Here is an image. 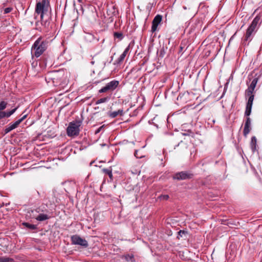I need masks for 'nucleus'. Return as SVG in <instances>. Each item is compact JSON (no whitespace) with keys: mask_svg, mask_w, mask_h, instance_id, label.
I'll return each mask as SVG.
<instances>
[{"mask_svg":"<svg viewBox=\"0 0 262 262\" xmlns=\"http://www.w3.org/2000/svg\"><path fill=\"white\" fill-rule=\"evenodd\" d=\"M256 138L255 137L253 136L251 138L250 145L252 150L254 152L256 150Z\"/></svg>","mask_w":262,"mask_h":262,"instance_id":"f8f14e48","label":"nucleus"},{"mask_svg":"<svg viewBox=\"0 0 262 262\" xmlns=\"http://www.w3.org/2000/svg\"><path fill=\"white\" fill-rule=\"evenodd\" d=\"M123 110L122 109H120L117 111L110 112L109 114V116L112 118H114L118 116V115L123 116Z\"/></svg>","mask_w":262,"mask_h":262,"instance_id":"9b49d317","label":"nucleus"},{"mask_svg":"<svg viewBox=\"0 0 262 262\" xmlns=\"http://www.w3.org/2000/svg\"><path fill=\"white\" fill-rule=\"evenodd\" d=\"M110 99V98L109 97H106L102 98H101L100 99H98L96 102V104H100V103H102L106 102L108 101Z\"/></svg>","mask_w":262,"mask_h":262,"instance_id":"a211bd4d","label":"nucleus"},{"mask_svg":"<svg viewBox=\"0 0 262 262\" xmlns=\"http://www.w3.org/2000/svg\"><path fill=\"white\" fill-rule=\"evenodd\" d=\"M130 49V45H128L126 48L125 49L123 53H125V54L126 55L127 53L128 52L129 50Z\"/></svg>","mask_w":262,"mask_h":262,"instance_id":"7c9ffc66","label":"nucleus"},{"mask_svg":"<svg viewBox=\"0 0 262 262\" xmlns=\"http://www.w3.org/2000/svg\"><path fill=\"white\" fill-rule=\"evenodd\" d=\"M122 258L124 259L126 261L133 262L134 261V257L133 254H126L122 256Z\"/></svg>","mask_w":262,"mask_h":262,"instance_id":"4468645a","label":"nucleus"},{"mask_svg":"<svg viewBox=\"0 0 262 262\" xmlns=\"http://www.w3.org/2000/svg\"><path fill=\"white\" fill-rule=\"evenodd\" d=\"M182 134L183 136H192V135H193V134L192 132L188 130V131H187L186 133H182Z\"/></svg>","mask_w":262,"mask_h":262,"instance_id":"cd10ccee","label":"nucleus"},{"mask_svg":"<svg viewBox=\"0 0 262 262\" xmlns=\"http://www.w3.org/2000/svg\"><path fill=\"white\" fill-rule=\"evenodd\" d=\"M17 109V107H15L14 109H13V110H11L10 111H9L10 112V114H11V115L12 114H13L16 112Z\"/></svg>","mask_w":262,"mask_h":262,"instance_id":"f704fd0d","label":"nucleus"},{"mask_svg":"<svg viewBox=\"0 0 262 262\" xmlns=\"http://www.w3.org/2000/svg\"><path fill=\"white\" fill-rule=\"evenodd\" d=\"M8 103L5 101H2L0 102V112H3L7 106Z\"/></svg>","mask_w":262,"mask_h":262,"instance_id":"6ab92c4d","label":"nucleus"},{"mask_svg":"<svg viewBox=\"0 0 262 262\" xmlns=\"http://www.w3.org/2000/svg\"><path fill=\"white\" fill-rule=\"evenodd\" d=\"M169 198V196L167 194L161 195L159 196V199L160 200H167Z\"/></svg>","mask_w":262,"mask_h":262,"instance_id":"393cba45","label":"nucleus"},{"mask_svg":"<svg viewBox=\"0 0 262 262\" xmlns=\"http://www.w3.org/2000/svg\"><path fill=\"white\" fill-rule=\"evenodd\" d=\"M162 19V16L161 15H157L152 21L151 32H155L157 31L158 25L160 24Z\"/></svg>","mask_w":262,"mask_h":262,"instance_id":"1a4fd4ad","label":"nucleus"},{"mask_svg":"<svg viewBox=\"0 0 262 262\" xmlns=\"http://www.w3.org/2000/svg\"><path fill=\"white\" fill-rule=\"evenodd\" d=\"M80 126V122H72L69 123L68 127L67 128V134L69 137H74L77 136L80 132L79 126Z\"/></svg>","mask_w":262,"mask_h":262,"instance_id":"20e7f679","label":"nucleus"},{"mask_svg":"<svg viewBox=\"0 0 262 262\" xmlns=\"http://www.w3.org/2000/svg\"><path fill=\"white\" fill-rule=\"evenodd\" d=\"M103 172L108 175L109 177L112 179V177H113V174H112V170H110V169H103Z\"/></svg>","mask_w":262,"mask_h":262,"instance_id":"b1692460","label":"nucleus"},{"mask_svg":"<svg viewBox=\"0 0 262 262\" xmlns=\"http://www.w3.org/2000/svg\"><path fill=\"white\" fill-rule=\"evenodd\" d=\"M114 35L115 38H118L119 40H121L123 38V34L120 32H115Z\"/></svg>","mask_w":262,"mask_h":262,"instance_id":"4be33fe9","label":"nucleus"},{"mask_svg":"<svg viewBox=\"0 0 262 262\" xmlns=\"http://www.w3.org/2000/svg\"><path fill=\"white\" fill-rule=\"evenodd\" d=\"M245 95L248 97V101L246 103V110L245 112V115L246 116H249L251 113L253 102L254 99V95L251 91L246 90Z\"/></svg>","mask_w":262,"mask_h":262,"instance_id":"39448f33","label":"nucleus"},{"mask_svg":"<svg viewBox=\"0 0 262 262\" xmlns=\"http://www.w3.org/2000/svg\"><path fill=\"white\" fill-rule=\"evenodd\" d=\"M94 63H95V61H92L91 62V63L92 65H93V64H94Z\"/></svg>","mask_w":262,"mask_h":262,"instance_id":"a19ab883","label":"nucleus"},{"mask_svg":"<svg viewBox=\"0 0 262 262\" xmlns=\"http://www.w3.org/2000/svg\"><path fill=\"white\" fill-rule=\"evenodd\" d=\"M236 32H235L233 35L231 37V38L230 39V41L235 36V35H236Z\"/></svg>","mask_w":262,"mask_h":262,"instance_id":"e433bc0d","label":"nucleus"},{"mask_svg":"<svg viewBox=\"0 0 262 262\" xmlns=\"http://www.w3.org/2000/svg\"><path fill=\"white\" fill-rule=\"evenodd\" d=\"M119 81L117 80H113L107 83L104 86L99 90V93H102L108 91H113L119 85Z\"/></svg>","mask_w":262,"mask_h":262,"instance_id":"423d86ee","label":"nucleus"},{"mask_svg":"<svg viewBox=\"0 0 262 262\" xmlns=\"http://www.w3.org/2000/svg\"><path fill=\"white\" fill-rule=\"evenodd\" d=\"M11 116L10 112L9 111L8 112H0V119L4 118L5 117L8 118Z\"/></svg>","mask_w":262,"mask_h":262,"instance_id":"f3484780","label":"nucleus"},{"mask_svg":"<svg viewBox=\"0 0 262 262\" xmlns=\"http://www.w3.org/2000/svg\"><path fill=\"white\" fill-rule=\"evenodd\" d=\"M126 55L125 53H122L119 57L115 61V64H120L124 60V58Z\"/></svg>","mask_w":262,"mask_h":262,"instance_id":"2eb2a0df","label":"nucleus"},{"mask_svg":"<svg viewBox=\"0 0 262 262\" xmlns=\"http://www.w3.org/2000/svg\"><path fill=\"white\" fill-rule=\"evenodd\" d=\"M63 8L64 10H66V2L63 4Z\"/></svg>","mask_w":262,"mask_h":262,"instance_id":"4c0bfd02","label":"nucleus"},{"mask_svg":"<svg viewBox=\"0 0 262 262\" xmlns=\"http://www.w3.org/2000/svg\"><path fill=\"white\" fill-rule=\"evenodd\" d=\"M251 119L249 117H247L245 123L243 134L245 137H247L250 132Z\"/></svg>","mask_w":262,"mask_h":262,"instance_id":"9d476101","label":"nucleus"},{"mask_svg":"<svg viewBox=\"0 0 262 262\" xmlns=\"http://www.w3.org/2000/svg\"><path fill=\"white\" fill-rule=\"evenodd\" d=\"M50 7V2L49 0H42L36 4L35 7V12L40 15V22L45 27H48L50 22L47 19H44V15L48 11Z\"/></svg>","mask_w":262,"mask_h":262,"instance_id":"f03ea898","label":"nucleus"},{"mask_svg":"<svg viewBox=\"0 0 262 262\" xmlns=\"http://www.w3.org/2000/svg\"><path fill=\"white\" fill-rule=\"evenodd\" d=\"M255 88L253 87H251L250 86H249L248 89L246 90L248 91H251L252 92L254 93Z\"/></svg>","mask_w":262,"mask_h":262,"instance_id":"2f4dec72","label":"nucleus"},{"mask_svg":"<svg viewBox=\"0 0 262 262\" xmlns=\"http://www.w3.org/2000/svg\"><path fill=\"white\" fill-rule=\"evenodd\" d=\"M20 120H17L14 123H10L9 125L11 126V128H12L14 129L16 128L19 125V124L20 123Z\"/></svg>","mask_w":262,"mask_h":262,"instance_id":"412c9836","label":"nucleus"},{"mask_svg":"<svg viewBox=\"0 0 262 262\" xmlns=\"http://www.w3.org/2000/svg\"><path fill=\"white\" fill-rule=\"evenodd\" d=\"M12 10V8H11V7L6 8L4 9V14L9 13L10 12H11Z\"/></svg>","mask_w":262,"mask_h":262,"instance_id":"a878e982","label":"nucleus"},{"mask_svg":"<svg viewBox=\"0 0 262 262\" xmlns=\"http://www.w3.org/2000/svg\"><path fill=\"white\" fill-rule=\"evenodd\" d=\"M17 109V107H15L14 109H13V110H11L10 111H9L10 112V114H11V115L12 114H13L16 112Z\"/></svg>","mask_w":262,"mask_h":262,"instance_id":"72a5a7b5","label":"nucleus"},{"mask_svg":"<svg viewBox=\"0 0 262 262\" xmlns=\"http://www.w3.org/2000/svg\"><path fill=\"white\" fill-rule=\"evenodd\" d=\"M113 9L114 11L112 12V14L115 13V7L114 6L113 7Z\"/></svg>","mask_w":262,"mask_h":262,"instance_id":"ea45409f","label":"nucleus"},{"mask_svg":"<svg viewBox=\"0 0 262 262\" xmlns=\"http://www.w3.org/2000/svg\"><path fill=\"white\" fill-rule=\"evenodd\" d=\"M191 174L186 171H181L175 173L172 178L174 180H177L178 181L190 179L191 178Z\"/></svg>","mask_w":262,"mask_h":262,"instance_id":"6e6552de","label":"nucleus"},{"mask_svg":"<svg viewBox=\"0 0 262 262\" xmlns=\"http://www.w3.org/2000/svg\"><path fill=\"white\" fill-rule=\"evenodd\" d=\"M257 82H258V78L255 77L252 80V81H251V83L249 86H250L251 87L255 88Z\"/></svg>","mask_w":262,"mask_h":262,"instance_id":"5701e85b","label":"nucleus"},{"mask_svg":"<svg viewBox=\"0 0 262 262\" xmlns=\"http://www.w3.org/2000/svg\"><path fill=\"white\" fill-rule=\"evenodd\" d=\"M79 3H83V0H77Z\"/></svg>","mask_w":262,"mask_h":262,"instance_id":"58836bf2","label":"nucleus"},{"mask_svg":"<svg viewBox=\"0 0 262 262\" xmlns=\"http://www.w3.org/2000/svg\"><path fill=\"white\" fill-rule=\"evenodd\" d=\"M261 15L259 14L253 19L250 25L246 30L243 39V44L246 46L252 40L255 34L258 29L259 26L261 24Z\"/></svg>","mask_w":262,"mask_h":262,"instance_id":"f257e3e1","label":"nucleus"},{"mask_svg":"<svg viewBox=\"0 0 262 262\" xmlns=\"http://www.w3.org/2000/svg\"><path fill=\"white\" fill-rule=\"evenodd\" d=\"M13 129L11 128V126L9 125V126L5 128V132L6 133H8Z\"/></svg>","mask_w":262,"mask_h":262,"instance_id":"c756f323","label":"nucleus"},{"mask_svg":"<svg viewBox=\"0 0 262 262\" xmlns=\"http://www.w3.org/2000/svg\"><path fill=\"white\" fill-rule=\"evenodd\" d=\"M134 155H135V156L136 157H137V158H139V156H138V151H137V150H136V151H135Z\"/></svg>","mask_w":262,"mask_h":262,"instance_id":"c9c22d12","label":"nucleus"},{"mask_svg":"<svg viewBox=\"0 0 262 262\" xmlns=\"http://www.w3.org/2000/svg\"><path fill=\"white\" fill-rule=\"evenodd\" d=\"M27 115L26 114V115H24L21 118L18 119V120H20V122L21 123L24 120H25L27 118Z\"/></svg>","mask_w":262,"mask_h":262,"instance_id":"473e14b6","label":"nucleus"},{"mask_svg":"<svg viewBox=\"0 0 262 262\" xmlns=\"http://www.w3.org/2000/svg\"><path fill=\"white\" fill-rule=\"evenodd\" d=\"M23 225L26 228H29L31 230H35L37 228L36 225L31 224L29 223L24 222Z\"/></svg>","mask_w":262,"mask_h":262,"instance_id":"dca6fc26","label":"nucleus"},{"mask_svg":"<svg viewBox=\"0 0 262 262\" xmlns=\"http://www.w3.org/2000/svg\"><path fill=\"white\" fill-rule=\"evenodd\" d=\"M56 4L57 5V7H59V8H60L62 5V0H56Z\"/></svg>","mask_w":262,"mask_h":262,"instance_id":"c85d7f7f","label":"nucleus"},{"mask_svg":"<svg viewBox=\"0 0 262 262\" xmlns=\"http://www.w3.org/2000/svg\"><path fill=\"white\" fill-rule=\"evenodd\" d=\"M13 259L6 256L0 257V262H11Z\"/></svg>","mask_w":262,"mask_h":262,"instance_id":"aec40b11","label":"nucleus"},{"mask_svg":"<svg viewBox=\"0 0 262 262\" xmlns=\"http://www.w3.org/2000/svg\"><path fill=\"white\" fill-rule=\"evenodd\" d=\"M49 216L46 214L41 213L39 214L36 217V219L38 221H44L49 219Z\"/></svg>","mask_w":262,"mask_h":262,"instance_id":"ddd939ff","label":"nucleus"},{"mask_svg":"<svg viewBox=\"0 0 262 262\" xmlns=\"http://www.w3.org/2000/svg\"><path fill=\"white\" fill-rule=\"evenodd\" d=\"M47 48V42L42 40L40 38L37 39L32 48V53L36 57H39L46 51Z\"/></svg>","mask_w":262,"mask_h":262,"instance_id":"7ed1b4c3","label":"nucleus"},{"mask_svg":"<svg viewBox=\"0 0 262 262\" xmlns=\"http://www.w3.org/2000/svg\"><path fill=\"white\" fill-rule=\"evenodd\" d=\"M72 243L75 245H79L84 248L88 246V242L83 238H81L78 235H73L71 237Z\"/></svg>","mask_w":262,"mask_h":262,"instance_id":"0eeeda50","label":"nucleus"},{"mask_svg":"<svg viewBox=\"0 0 262 262\" xmlns=\"http://www.w3.org/2000/svg\"><path fill=\"white\" fill-rule=\"evenodd\" d=\"M187 233V232L184 230H180L178 232V235L180 237H183L184 235H185Z\"/></svg>","mask_w":262,"mask_h":262,"instance_id":"bb28decb","label":"nucleus"}]
</instances>
